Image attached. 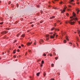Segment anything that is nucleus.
Instances as JSON below:
<instances>
[{"instance_id":"1","label":"nucleus","mask_w":80,"mask_h":80,"mask_svg":"<svg viewBox=\"0 0 80 80\" xmlns=\"http://www.w3.org/2000/svg\"><path fill=\"white\" fill-rule=\"evenodd\" d=\"M73 16L71 17H70V18H73V20H75V21L76 20H78V18L76 17V16H77V15H76V14L74 12H73Z\"/></svg>"},{"instance_id":"2","label":"nucleus","mask_w":80,"mask_h":80,"mask_svg":"<svg viewBox=\"0 0 80 80\" xmlns=\"http://www.w3.org/2000/svg\"><path fill=\"white\" fill-rule=\"evenodd\" d=\"M7 33H8V31H4L1 32V34H6Z\"/></svg>"},{"instance_id":"3","label":"nucleus","mask_w":80,"mask_h":80,"mask_svg":"<svg viewBox=\"0 0 80 80\" xmlns=\"http://www.w3.org/2000/svg\"><path fill=\"white\" fill-rule=\"evenodd\" d=\"M72 21H73L72 19L71 20L70 22H69V23H70L71 25H73V24H74L75 23V22H72Z\"/></svg>"},{"instance_id":"4","label":"nucleus","mask_w":80,"mask_h":80,"mask_svg":"<svg viewBox=\"0 0 80 80\" xmlns=\"http://www.w3.org/2000/svg\"><path fill=\"white\" fill-rule=\"evenodd\" d=\"M55 34H54L52 36V35H51V36H50V38H55Z\"/></svg>"},{"instance_id":"5","label":"nucleus","mask_w":80,"mask_h":80,"mask_svg":"<svg viewBox=\"0 0 80 80\" xmlns=\"http://www.w3.org/2000/svg\"><path fill=\"white\" fill-rule=\"evenodd\" d=\"M74 0H71L70 2H69V3H70V4H71L72 5H74V4L72 2L73 1H74Z\"/></svg>"},{"instance_id":"6","label":"nucleus","mask_w":80,"mask_h":80,"mask_svg":"<svg viewBox=\"0 0 80 80\" xmlns=\"http://www.w3.org/2000/svg\"><path fill=\"white\" fill-rule=\"evenodd\" d=\"M49 35H46V40H48L49 39Z\"/></svg>"},{"instance_id":"7","label":"nucleus","mask_w":80,"mask_h":80,"mask_svg":"<svg viewBox=\"0 0 80 80\" xmlns=\"http://www.w3.org/2000/svg\"><path fill=\"white\" fill-rule=\"evenodd\" d=\"M32 42H31V43L28 42L27 43V45H28V46H30V45L31 44H32Z\"/></svg>"},{"instance_id":"8","label":"nucleus","mask_w":80,"mask_h":80,"mask_svg":"<svg viewBox=\"0 0 80 80\" xmlns=\"http://www.w3.org/2000/svg\"><path fill=\"white\" fill-rule=\"evenodd\" d=\"M44 42V41H43V40L42 39H41L40 40V41L39 42V43H40V44H41L42 43L41 42H42V43H43Z\"/></svg>"},{"instance_id":"9","label":"nucleus","mask_w":80,"mask_h":80,"mask_svg":"<svg viewBox=\"0 0 80 80\" xmlns=\"http://www.w3.org/2000/svg\"><path fill=\"white\" fill-rule=\"evenodd\" d=\"M66 40H67L68 41H69L68 38V36H66Z\"/></svg>"},{"instance_id":"10","label":"nucleus","mask_w":80,"mask_h":80,"mask_svg":"<svg viewBox=\"0 0 80 80\" xmlns=\"http://www.w3.org/2000/svg\"><path fill=\"white\" fill-rule=\"evenodd\" d=\"M76 10L77 11V14H78V12H80V10H78V9H76Z\"/></svg>"},{"instance_id":"11","label":"nucleus","mask_w":80,"mask_h":80,"mask_svg":"<svg viewBox=\"0 0 80 80\" xmlns=\"http://www.w3.org/2000/svg\"><path fill=\"white\" fill-rule=\"evenodd\" d=\"M54 29H55V30H56V31H57V28H53L51 30H54Z\"/></svg>"},{"instance_id":"12","label":"nucleus","mask_w":80,"mask_h":80,"mask_svg":"<svg viewBox=\"0 0 80 80\" xmlns=\"http://www.w3.org/2000/svg\"><path fill=\"white\" fill-rule=\"evenodd\" d=\"M40 72H38L37 73V76H38V77H39V75H40Z\"/></svg>"},{"instance_id":"13","label":"nucleus","mask_w":80,"mask_h":80,"mask_svg":"<svg viewBox=\"0 0 80 80\" xmlns=\"http://www.w3.org/2000/svg\"><path fill=\"white\" fill-rule=\"evenodd\" d=\"M21 37H23V38H24L25 37V35L24 34H22V36Z\"/></svg>"},{"instance_id":"14","label":"nucleus","mask_w":80,"mask_h":80,"mask_svg":"<svg viewBox=\"0 0 80 80\" xmlns=\"http://www.w3.org/2000/svg\"><path fill=\"white\" fill-rule=\"evenodd\" d=\"M55 18V17L53 16V17H51L50 18H51V19H53V18Z\"/></svg>"},{"instance_id":"15","label":"nucleus","mask_w":80,"mask_h":80,"mask_svg":"<svg viewBox=\"0 0 80 80\" xmlns=\"http://www.w3.org/2000/svg\"><path fill=\"white\" fill-rule=\"evenodd\" d=\"M43 75L44 76V77H45V76L46 75V74H45V72H44L43 73Z\"/></svg>"},{"instance_id":"16","label":"nucleus","mask_w":80,"mask_h":80,"mask_svg":"<svg viewBox=\"0 0 80 80\" xmlns=\"http://www.w3.org/2000/svg\"><path fill=\"white\" fill-rule=\"evenodd\" d=\"M64 43H67V41H66L65 40H64L63 41Z\"/></svg>"},{"instance_id":"17","label":"nucleus","mask_w":80,"mask_h":80,"mask_svg":"<svg viewBox=\"0 0 80 80\" xmlns=\"http://www.w3.org/2000/svg\"><path fill=\"white\" fill-rule=\"evenodd\" d=\"M51 66L52 67H54V64H52Z\"/></svg>"},{"instance_id":"18","label":"nucleus","mask_w":80,"mask_h":80,"mask_svg":"<svg viewBox=\"0 0 80 80\" xmlns=\"http://www.w3.org/2000/svg\"><path fill=\"white\" fill-rule=\"evenodd\" d=\"M77 40L78 42H79V39H78V38H77Z\"/></svg>"},{"instance_id":"19","label":"nucleus","mask_w":80,"mask_h":80,"mask_svg":"<svg viewBox=\"0 0 80 80\" xmlns=\"http://www.w3.org/2000/svg\"><path fill=\"white\" fill-rule=\"evenodd\" d=\"M10 3H11V1H9V2H8L9 5H10Z\"/></svg>"},{"instance_id":"20","label":"nucleus","mask_w":80,"mask_h":80,"mask_svg":"<svg viewBox=\"0 0 80 80\" xmlns=\"http://www.w3.org/2000/svg\"><path fill=\"white\" fill-rule=\"evenodd\" d=\"M60 11H61V13H63V11H62V9H61L60 10Z\"/></svg>"},{"instance_id":"21","label":"nucleus","mask_w":80,"mask_h":80,"mask_svg":"<svg viewBox=\"0 0 80 80\" xmlns=\"http://www.w3.org/2000/svg\"><path fill=\"white\" fill-rule=\"evenodd\" d=\"M63 12H65V9H63Z\"/></svg>"},{"instance_id":"22","label":"nucleus","mask_w":80,"mask_h":80,"mask_svg":"<svg viewBox=\"0 0 80 80\" xmlns=\"http://www.w3.org/2000/svg\"><path fill=\"white\" fill-rule=\"evenodd\" d=\"M43 56H46L47 55H46V54L45 53H44L43 54Z\"/></svg>"},{"instance_id":"23","label":"nucleus","mask_w":80,"mask_h":80,"mask_svg":"<svg viewBox=\"0 0 80 80\" xmlns=\"http://www.w3.org/2000/svg\"><path fill=\"white\" fill-rule=\"evenodd\" d=\"M78 33L80 34V31L79 30H78Z\"/></svg>"},{"instance_id":"24","label":"nucleus","mask_w":80,"mask_h":80,"mask_svg":"<svg viewBox=\"0 0 80 80\" xmlns=\"http://www.w3.org/2000/svg\"><path fill=\"white\" fill-rule=\"evenodd\" d=\"M28 52H29V53H30V52H31V50H28Z\"/></svg>"},{"instance_id":"25","label":"nucleus","mask_w":80,"mask_h":80,"mask_svg":"<svg viewBox=\"0 0 80 80\" xmlns=\"http://www.w3.org/2000/svg\"><path fill=\"white\" fill-rule=\"evenodd\" d=\"M3 22H0V25H2V24H3Z\"/></svg>"},{"instance_id":"26","label":"nucleus","mask_w":80,"mask_h":80,"mask_svg":"<svg viewBox=\"0 0 80 80\" xmlns=\"http://www.w3.org/2000/svg\"><path fill=\"white\" fill-rule=\"evenodd\" d=\"M62 3H63V2H60V4H62Z\"/></svg>"},{"instance_id":"27","label":"nucleus","mask_w":80,"mask_h":80,"mask_svg":"<svg viewBox=\"0 0 80 80\" xmlns=\"http://www.w3.org/2000/svg\"><path fill=\"white\" fill-rule=\"evenodd\" d=\"M13 53H16V52L14 51H13Z\"/></svg>"},{"instance_id":"28","label":"nucleus","mask_w":80,"mask_h":80,"mask_svg":"<svg viewBox=\"0 0 80 80\" xmlns=\"http://www.w3.org/2000/svg\"><path fill=\"white\" fill-rule=\"evenodd\" d=\"M43 66V64H41V67H42Z\"/></svg>"},{"instance_id":"29","label":"nucleus","mask_w":80,"mask_h":80,"mask_svg":"<svg viewBox=\"0 0 80 80\" xmlns=\"http://www.w3.org/2000/svg\"><path fill=\"white\" fill-rule=\"evenodd\" d=\"M67 8V7H65L64 8V10H66V9Z\"/></svg>"},{"instance_id":"30","label":"nucleus","mask_w":80,"mask_h":80,"mask_svg":"<svg viewBox=\"0 0 80 80\" xmlns=\"http://www.w3.org/2000/svg\"><path fill=\"white\" fill-rule=\"evenodd\" d=\"M68 15H69V14H68V13H66V15H67V16H68Z\"/></svg>"},{"instance_id":"31","label":"nucleus","mask_w":80,"mask_h":80,"mask_svg":"<svg viewBox=\"0 0 80 80\" xmlns=\"http://www.w3.org/2000/svg\"><path fill=\"white\" fill-rule=\"evenodd\" d=\"M21 48V46H19V48Z\"/></svg>"},{"instance_id":"32","label":"nucleus","mask_w":80,"mask_h":80,"mask_svg":"<svg viewBox=\"0 0 80 80\" xmlns=\"http://www.w3.org/2000/svg\"><path fill=\"white\" fill-rule=\"evenodd\" d=\"M50 57H52V54H50Z\"/></svg>"},{"instance_id":"33","label":"nucleus","mask_w":80,"mask_h":80,"mask_svg":"<svg viewBox=\"0 0 80 80\" xmlns=\"http://www.w3.org/2000/svg\"><path fill=\"white\" fill-rule=\"evenodd\" d=\"M17 52H20V50H17Z\"/></svg>"},{"instance_id":"34","label":"nucleus","mask_w":80,"mask_h":80,"mask_svg":"<svg viewBox=\"0 0 80 80\" xmlns=\"http://www.w3.org/2000/svg\"><path fill=\"white\" fill-rule=\"evenodd\" d=\"M27 52H26V54H25V55H27Z\"/></svg>"},{"instance_id":"35","label":"nucleus","mask_w":80,"mask_h":80,"mask_svg":"<svg viewBox=\"0 0 80 80\" xmlns=\"http://www.w3.org/2000/svg\"><path fill=\"white\" fill-rule=\"evenodd\" d=\"M34 44L35 45H36V42H34Z\"/></svg>"},{"instance_id":"36","label":"nucleus","mask_w":80,"mask_h":80,"mask_svg":"<svg viewBox=\"0 0 80 80\" xmlns=\"http://www.w3.org/2000/svg\"><path fill=\"white\" fill-rule=\"evenodd\" d=\"M14 58H16V56H15V55L14 56Z\"/></svg>"},{"instance_id":"37","label":"nucleus","mask_w":80,"mask_h":80,"mask_svg":"<svg viewBox=\"0 0 80 80\" xmlns=\"http://www.w3.org/2000/svg\"><path fill=\"white\" fill-rule=\"evenodd\" d=\"M17 42V40H15V41H14V43H15V42Z\"/></svg>"},{"instance_id":"38","label":"nucleus","mask_w":80,"mask_h":80,"mask_svg":"<svg viewBox=\"0 0 80 80\" xmlns=\"http://www.w3.org/2000/svg\"><path fill=\"white\" fill-rule=\"evenodd\" d=\"M55 59H56V60H57V57H56V58H55Z\"/></svg>"},{"instance_id":"39","label":"nucleus","mask_w":80,"mask_h":80,"mask_svg":"<svg viewBox=\"0 0 80 80\" xmlns=\"http://www.w3.org/2000/svg\"><path fill=\"white\" fill-rule=\"evenodd\" d=\"M69 44H71V45L72 44V42H69Z\"/></svg>"},{"instance_id":"40","label":"nucleus","mask_w":80,"mask_h":80,"mask_svg":"<svg viewBox=\"0 0 80 80\" xmlns=\"http://www.w3.org/2000/svg\"><path fill=\"white\" fill-rule=\"evenodd\" d=\"M39 61H41V60L39 59L38 60V62H39Z\"/></svg>"},{"instance_id":"41","label":"nucleus","mask_w":80,"mask_h":80,"mask_svg":"<svg viewBox=\"0 0 80 80\" xmlns=\"http://www.w3.org/2000/svg\"><path fill=\"white\" fill-rule=\"evenodd\" d=\"M44 62V61H42V63H43Z\"/></svg>"},{"instance_id":"42","label":"nucleus","mask_w":80,"mask_h":80,"mask_svg":"<svg viewBox=\"0 0 80 80\" xmlns=\"http://www.w3.org/2000/svg\"><path fill=\"white\" fill-rule=\"evenodd\" d=\"M21 46H22V47H23V44H21Z\"/></svg>"},{"instance_id":"43","label":"nucleus","mask_w":80,"mask_h":80,"mask_svg":"<svg viewBox=\"0 0 80 80\" xmlns=\"http://www.w3.org/2000/svg\"><path fill=\"white\" fill-rule=\"evenodd\" d=\"M33 26H34V25H32V27H33Z\"/></svg>"},{"instance_id":"44","label":"nucleus","mask_w":80,"mask_h":80,"mask_svg":"<svg viewBox=\"0 0 80 80\" xmlns=\"http://www.w3.org/2000/svg\"><path fill=\"white\" fill-rule=\"evenodd\" d=\"M18 23V22L16 21V24H17V23Z\"/></svg>"},{"instance_id":"45","label":"nucleus","mask_w":80,"mask_h":80,"mask_svg":"<svg viewBox=\"0 0 80 80\" xmlns=\"http://www.w3.org/2000/svg\"><path fill=\"white\" fill-rule=\"evenodd\" d=\"M68 7H72V6H70V5Z\"/></svg>"},{"instance_id":"46","label":"nucleus","mask_w":80,"mask_h":80,"mask_svg":"<svg viewBox=\"0 0 80 80\" xmlns=\"http://www.w3.org/2000/svg\"><path fill=\"white\" fill-rule=\"evenodd\" d=\"M57 37H58V35H56V38H57Z\"/></svg>"},{"instance_id":"47","label":"nucleus","mask_w":80,"mask_h":80,"mask_svg":"<svg viewBox=\"0 0 80 80\" xmlns=\"http://www.w3.org/2000/svg\"><path fill=\"white\" fill-rule=\"evenodd\" d=\"M77 43V46L78 47V44L77 43Z\"/></svg>"},{"instance_id":"48","label":"nucleus","mask_w":80,"mask_h":80,"mask_svg":"<svg viewBox=\"0 0 80 80\" xmlns=\"http://www.w3.org/2000/svg\"><path fill=\"white\" fill-rule=\"evenodd\" d=\"M50 80H54V79H51Z\"/></svg>"},{"instance_id":"49","label":"nucleus","mask_w":80,"mask_h":80,"mask_svg":"<svg viewBox=\"0 0 80 80\" xmlns=\"http://www.w3.org/2000/svg\"><path fill=\"white\" fill-rule=\"evenodd\" d=\"M54 26L56 27V24H55L54 25Z\"/></svg>"},{"instance_id":"50","label":"nucleus","mask_w":80,"mask_h":80,"mask_svg":"<svg viewBox=\"0 0 80 80\" xmlns=\"http://www.w3.org/2000/svg\"><path fill=\"white\" fill-rule=\"evenodd\" d=\"M6 30H9V29H8V28H7V29H6Z\"/></svg>"},{"instance_id":"51","label":"nucleus","mask_w":80,"mask_h":80,"mask_svg":"<svg viewBox=\"0 0 80 80\" xmlns=\"http://www.w3.org/2000/svg\"><path fill=\"white\" fill-rule=\"evenodd\" d=\"M18 57H20V56H18L17 57L18 58Z\"/></svg>"},{"instance_id":"52","label":"nucleus","mask_w":80,"mask_h":80,"mask_svg":"<svg viewBox=\"0 0 80 80\" xmlns=\"http://www.w3.org/2000/svg\"><path fill=\"white\" fill-rule=\"evenodd\" d=\"M77 4H78H78H79V2H78L77 3Z\"/></svg>"},{"instance_id":"53","label":"nucleus","mask_w":80,"mask_h":80,"mask_svg":"<svg viewBox=\"0 0 80 80\" xmlns=\"http://www.w3.org/2000/svg\"><path fill=\"white\" fill-rule=\"evenodd\" d=\"M32 22H30V24H32Z\"/></svg>"},{"instance_id":"54","label":"nucleus","mask_w":80,"mask_h":80,"mask_svg":"<svg viewBox=\"0 0 80 80\" xmlns=\"http://www.w3.org/2000/svg\"><path fill=\"white\" fill-rule=\"evenodd\" d=\"M18 36H19V35H17V37H18Z\"/></svg>"},{"instance_id":"55","label":"nucleus","mask_w":80,"mask_h":80,"mask_svg":"<svg viewBox=\"0 0 80 80\" xmlns=\"http://www.w3.org/2000/svg\"><path fill=\"white\" fill-rule=\"evenodd\" d=\"M51 34H53V32H52L50 33Z\"/></svg>"},{"instance_id":"56","label":"nucleus","mask_w":80,"mask_h":80,"mask_svg":"<svg viewBox=\"0 0 80 80\" xmlns=\"http://www.w3.org/2000/svg\"><path fill=\"white\" fill-rule=\"evenodd\" d=\"M37 7H38V8L39 7V6H37Z\"/></svg>"},{"instance_id":"57","label":"nucleus","mask_w":80,"mask_h":80,"mask_svg":"<svg viewBox=\"0 0 80 80\" xmlns=\"http://www.w3.org/2000/svg\"><path fill=\"white\" fill-rule=\"evenodd\" d=\"M16 49H15L14 50V51H15H15H16Z\"/></svg>"},{"instance_id":"58","label":"nucleus","mask_w":80,"mask_h":80,"mask_svg":"<svg viewBox=\"0 0 80 80\" xmlns=\"http://www.w3.org/2000/svg\"><path fill=\"white\" fill-rule=\"evenodd\" d=\"M57 30H58V31L59 30V29H58Z\"/></svg>"},{"instance_id":"59","label":"nucleus","mask_w":80,"mask_h":80,"mask_svg":"<svg viewBox=\"0 0 80 80\" xmlns=\"http://www.w3.org/2000/svg\"><path fill=\"white\" fill-rule=\"evenodd\" d=\"M66 23H68L67 22H66Z\"/></svg>"},{"instance_id":"60","label":"nucleus","mask_w":80,"mask_h":80,"mask_svg":"<svg viewBox=\"0 0 80 80\" xmlns=\"http://www.w3.org/2000/svg\"><path fill=\"white\" fill-rule=\"evenodd\" d=\"M74 33H77V32H74Z\"/></svg>"},{"instance_id":"61","label":"nucleus","mask_w":80,"mask_h":80,"mask_svg":"<svg viewBox=\"0 0 80 80\" xmlns=\"http://www.w3.org/2000/svg\"><path fill=\"white\" fill-rule=\"evenodd\" d=\"M52 3H54V2H53V1H52Z\"/></svg>"},{"instance_id":"62","label":"nucleus","mask_w":80,"mask_h":80,"mask_svg":"<svg viewBox=\"0 0 80 80\" xmlns=\"http://www.w3.org/2000/svg\"><path fill=\"white\" fill-rule=\"evenodd\" d=\"M54 9H57V8H54Z\"/></svg>"},{"instance_id":"63","label":"nucleus","mask_w":80,"mask_h":80,"mask_svg":"<svg viewBox=\"0 0 80 80\" xmlns=\"http://www.w3.org/2000/svg\"><path fill=\"white\" fill-rule=\"evenodd\" d=\"M49 7H50V6H49Z\"/></svg>"},{"instance_id":"64","label":"nucleus","mask_w":80,"mask_h":80,"mask_svg":"<svg viewBox=\"0 0 80 80\" xmlns=\"http://www.w3.org/2000/svg\"><path fill=\"white\" fill-rule=\"evenodd\" d=\"M79 24H80V22H79Z\"/></svg>"}]
</instances>
